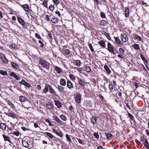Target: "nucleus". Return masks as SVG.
I'll use <instances>...</instances> for the list:
<instances>
[{
  "label": "nucleus",
  "mask_w": 149,
  "mask_h": 149,
  "mask_svg": "<svg viewBox=\"0 0 149 149\" xmlns=\"http://www.w3.org/2000/svg\"><path fill=\"white\" fill-rule=\"evenodd\" d=\"M60 117L61 119L64 121H65L66 120V117L64 115L60 116Z\"/></svg>",
  "instance_id": "43"
},
{
  "label": "nucleus",
  "mask_w": 149,
  "mask_h": 149,
  "mask_svg": "<svg viewBox=\"0 0 149 149\" xmlns=\"http://www.w3.org/2000/svg\"><path fill=\"white\" fill-rule=\"evenodd\" d=\"M125 16L126 17H128L129 15V9L127 7H125Z\"/></svg>",
  "instance_id": "13"
},
{
  "label": "nucleus",
  "mask_w": 149,
  "mask_h": 149,
  "mask_svg": "<svg viewBox=\"0 0 149 149\" xmlns=\"http://www.w3.org/2000/svg\"><path fill=\"white\" fill-rule=\"evenodd\" d=\"M6 125L5 123H0V128L3 130H5L6 129Z\"/></svg>",
  "instance_id": "19"
},
{
  "label": "nucleus",
  "mask_w": 149,
  "mask_h": 149,
  "mask_svg": "<svg viewBox=\"0 0 149 149\" xmlns=\"http://www.w3.org/2000/svg\"><path fill=\"white\" fill-rule=\"evenodd\" d=\"M2 136H3L5 141H7L10 143L11 142V141L10 140V138L9 137L3 134L2 135Z\"/></svg>",
  "instance_id": "22"
},
{
  "label": "nucleus",
  "mask_w": 149,
  "mask_h": 149,
  "mask_svg": "<svg viewBox=\"0 0 149 149\" xmlns=\"http://www.w3.org/2000/svg\"><path fill=\"white\" fill-rule=\"evenodd\" d=\"M77 139L78 140V142L79 143L81 144H83V143L82 142L81 140L79 139Z\"/></svg>",
  "instance_id": "62"
},
{
  "label": "nucleus",
  "mask_w": 149,
  "mask_h": 149,
  "mask_svg": "<svg viewBox=\"0 0 149 149\" xmlns=\"http://www.w3.org/2000/svg\"><path fill=\"white\" fill-rule=\"evenodd\" d=\"M58 89L59 91L63 93L65 91L64 88L58 85Z\"/></svg>",
  "instance_id": "30"
},
{
  "label": "nucleus",
  "mask_w": 149,
  "mask_h": 149,
  "mask_svg": "<svg viewBox=\"0 0 149 149\" xmlns=\"http://www.w3.org/2000/svg\"><path fill=\"white\" fill-rule=\"evenodd\" d=\"M11 64L12 66L14 68L17 69L19 67V65L15 63L14 62H11Z\"/></svg>",
  "instance_id": "27"
},
{
  "label": "nucleus",
  "mask_w": 149,
  "mask_h": 149,
  "mask_svg": "<svg viewBox=\"0 0 149 149\" xmlns=\"http://www.w3.org/2000/svg\"><path fill=\"white\" fill-rule=\"evenodd\" d=\"M35 36L36 38H37L39 39H41V37L37 33H35Z\"/></svg>",
  "instance_id": "50"
},
{
  "label": "nucleus",
  "mask_w": 149,
  "mask_h": 149,
  "mask_svg": "<svg viewBox=\"0 0 149 149\" xmlns=\"http://www.w3.org/2000/svg\"><path fill=\"white\" fill-rule=\"evenodd\" d=\"M81 95L80 93L77 94L75 98L76 102L78 103H80L81 100Z\"/></svg>",
  "instance_id": "4"
},
{
  "label": "nucleus",
  "mask_w": 149,
  "mask_h": 149,
  "mask_svg": "<svg viewBox=\"0 0 149 149\" xmlns=\"http://www.w3.org/2000/svg\"><path fill=\"white\" fill-rule=\"evenodd\" d=\"M34 13V12L32 11H31L30 12V15L31 17H33Z\"/></svg>",
  "instance_id": "64"
},
{
  "label": "nucleus",
  "mask_w": 149,
  "mask_h": 149,
  "mask_svg": "<svg viewBox=\"0 0 149 149\" xmlns=\"http://www.w3.org/2000/svg\"><path fill=\"white\" fill-rule=\"evenodd\" d=\"M76 65L78 67H79L81 64V62L79 60H77L75 61Z\"/></svg>",
  "instance_id": "42"
},
{
  "label": "nucleus",
  "mask_w": 149,
  "mask_h": 149,
  "mask_svg": "<svg viewBox=\"0 0 149 149\" xmlns=\"http://www.w3.org/2000/svg\"><path fill=\"white\" fill-rule=\"evenodd\" d=\"M69 77L72 80H74L75 79V77L73 75V74H70L69 75Z\"/></svg>",
  "instance_id": "47"
},
{
  "label": "nucleus",
  "mask_w": 149,
  "mask_h": 149,
  "mask_svg": "<svg viewBox=\"0 0 149 149\" xmlns=\"http://www.w3.org/2000/svg\"><path fill=\"white\" fill-rule=\"evenodd\" d=\"M8 115L10 117L13 118L14 119L16 118V116L13 113L10 112L9 113H8Z\"/></svg>",
  "instance_id": "35"
},
{
  "label": "nucleus",
  "mask_w": 149,
  "mask_h": 149,
  "mask_svg": "<svg viewBox=\"0 0 149 149\" xmlns=\"http://www.w3.org/2000/svg\"><path fill=\"white\" fill-rule=\"evenodd\" d=\"M0 58L1 59L2 61L5 63H8V59L3 54H0Z\"/></svg>",
  "instance_id": "5"
},
{
  "label": "nucleus",
  "mask_w": 149,
  "mask_h": 149,
  "mask_svg": "<svg viewBox=\"0 0 149 149\" xmlns=\"http://www.w3.org/2000/svg\"><path fill=\"white\" fill-rule=\"evenodd\" d=\"M54 118L55 120L58 123H61L62 121L60 119L56 116H55L54 117Z\"/></svg>",
  "instance_id": "40"
},
{
  "label": "nucleus",
  "mask_w": 149,
  "mask_h": 149,
  "mask_svg": "<svg viewBox=\"0 0 149 149\" xmlns=\"http://www.w3.org/2000/svg\"><path fill=\"white\" fill-rule=\"evenodd\" d=\"M109 88L110 91L112 90L113 88V86L112 84H109Z\"/></svg>",
  "instance_id": "48"
},
{
  "label": "nucleus",
  "mask_w": 149,
  "mask_h": 149,
  "mask_svg": "<svg viewBox=\"0 0 149 149\" xmlns=\"http://www.w3.org/2000/svg\"><path fill=\"white\" fill-rule=\"evenodd\" d=\"M132 47L134 49H135L139 50L140 49V48L139 47V44H134L132 46Z\"/></svg>",
  "instance_id": "26"
},
{
  "label": "nucleus",
  "mask_w": 149,
  "mask_h": 149,
  "mask_svg": "<svg viewBox=\"0 0 149 149\" xmlns=\"http://www.w3.org/2000/svg\"><path fill=\"white\" fill-rule=\"evenodd\" d=\"M97 118L96 116H92L91 118L92 123L95 124L96 123Z\"/></svg>",
  "instance_id": "24"
},
{
  "label": "nucleus",
  "mask_w": 149,
  "mask_h": 149,
  "mask_svg": "<svg viewBox=\"0 0 149 149\" xmlns=\"http://www.w3.org/2000/svg\"><path fill=\"white\" fill-rule=\"evenodd\" d=\"M27 98L25 96L21 95L19 97L20 101L21 102H24L27 100Z\"/></svg>",
  "instance_id": "15"
},
{
  "label": "nucleus",
  "mask_w": 149,
  "mask_h": 149,
  "mask_svg": "<svg viewBox=\"0 0 149 149\" xmlns=\"http://www.w3.org/2000/svg\"><path fill=\"white\" fill-rule=\"evenodd\" d=\"M51 20L52 22L54 24L57 23L58 21V19L56 18H53Z\"/></svg>",
  "instance_id": "37"
},
{
  "label": "nucleus",
  "mask_w": 149,
  "mask_h": 149,
  "mask_svg": "<svg viewBox=\"0 0 149 149\" xmlns=\"http://www.w3.org/2000/svg\"><path fill=\"white\" fill-rule=\"evenodd\" d=\"M21 128L22 130L24 131H25L28 130L27 128H26L24 127H22Z\"/></svg>",
  "instance_id": "63"
},
{
  "label": "nucleus",
  "mask_w": 149,
  "mask_h": 149,
  "mask_svg": "<svg viewBox=\"0 0 149 149\" xmlns=\"http://www.w3.org/2000/svg\"><path fill=\"white\" fill-rule=\"evenodd\" d=\"M38 42L40 44V47H44V45L41 40H39L38 41Z\"/></svg>",
  "instance_id": "55"
},
{
  "label": "nucleus",
  "mask_w": 149,
  "mask_h": 149,
  "mask_svg": "<svg viewBox=\"0 0 149 149\" xmlns=\"http://www.w3.org/2000/svg\"><path fill=\"white\" fill-rule=\"evenodd\" d=\"M23 145L26 148H28L29 147V144L27 142L25 141H23L22 142Z\"/></svg>",
  "instance_id": "32"
},
{
  "label": "nucleus",
  "mask_w": 149,
  "mask_h": 149,
  "mask_svg": "<svg viewBox=\"0 0 149 149\" xmlns=\"http://www.w3.org/2000/svg\"><path fill=\"white\" fill-rule=\"evenodd\" d=\"M45 19L47 21H49V18L48 15H46L45 16Z\"/></svg>",
  "instance_id": "61"
},
{
  "label": "nucleus",
  "mask_w": 149,
  "mask_h": 149,
  "mask_svg": "<svg viewBox=\"0 0 149 149\" xmlns=\"http://www.w3.org/2000/svg\"><path fill=\"white\" fill-rule=\"evenodd\" d=\"M93 136L97 139H98L99 138V135L97 133H95L93 134Z\"/></svg>",
  "instance_id": "53"
},
{
  "label": "nucleus",
  "mask_w": 149,
  "mask_h": 149,
  "mask_svg": "<svg viewBox=\"0 0 149 149\" xmlns=\"http://www.w3.org/2000/svg\"><path fill=\"white\" fill-rule=\"evenodd\" d=\"M55 69L56 71V72L58 73H60L61 72V68L57 66H55Z\"/></svg>",
  "instance_id": "33"
},
{
  "label": "nucleus",
  "mask_w": 149,
  "mask_h": 149,
  "mask_svg": "<svg viewBox=\"0 0 149 149\" xmlns=\"http://www.w3.org/2000/svg\"><path fill=\"white\" fill-rule=\"evenodd\" d=\"M13 134L17 136H18L19 135V132H14L13 133Z\"/></svg>",
  "instance_id": "56"
},
{
  "label": "nucleus",
  "mask_w": 149,
  "mask_h": 149,
  "mask_svg": "<svg viewBox=\"0 0 149 149\" xmlns=\"http://www.w3.org/2000/svg\"><path fill=\"white\" fill-rule=\"evenodd\" d=\"M140 56L142 60L144 62L147 63V61L146 58L143 56V55L141 54H140Z\"/></svg>",
  "instance_id": "44"
},
{
  "label": "nucleus",
  "mask_w": 149,
  "mask_h": 149,
  "mask_svg": "<svg viewBox=\"0 0 149 149\" xmlns=\"http://www.w3.org/2000/svg\"><path fill=\"white\" fill-rule=\"evenodd\" d=\"M125 104H126V106L129 109H131L130 108V104L129 103L127 102V103H125Z\"/></svg>",
  "instance_id": "60"
},
{
  "label": "nucleus",
  "mask_w": 149,
  "mask_h": 149,
  "mask_svg": "<svg viewBox=\"0 0 149 149\" xmlns=\"http://www.w3.org/2000/svg\"><path fill=\"white\" fill-rule=\"evenodd\" d=\"M60 82L61 86H65L66 84L65 80L63 78L61 79Z\"/></svg>",
  "instance_id": "18"
},
{
  "label": "nucleus",
  "mask_w": 149,
  "mask_h": 149,
  "mask_svg": "<svg viewBox=\"0 0 149 149\" xmlns=\"http://www.w3.org/2000/svg\"><path fill=\"white\" fill-rule=\"evenodd\" d=\"M144 142V145L145 147L147 149H149V143L147 140L145 139H143Z\"/></svg>",
  "instance_id": "11"
},
{
  "label": "nucleus",
  "mask_w": 149,
  "mask_h": 149,
  "mask_svg": "<svg viewBox=\"0 0 149 149\" xmlns=\"http://www.w3.org/2000/svg\"><path fill=\"white\" fill-rule=\"evenodd\" d=\"M39 63L41 65L42 67L45 68L47 70L49 69V63L45 60L40 59L39 61Z\"/></svg>",
  "instance_id": "1"
},
{
  "label": "nucleus",
  "mask_w": 149,
  "mask_h": 149,
  "mask_svg": "<svg viewBox=\"0 0 149 149\" xmlns=\"http://www.w3.org/2000/svg\"><path fill=\"white\" fill-rule=\"evenodd\" d=\"M98 42V44H99L100 45L101 47H102L103 48L105 47L106 46L105 42L104 41L102 40Z\"/></svg>",
  "instance_id": "23"
},
{
  "label": "nucleus",
  "mask_w": 149,
  "mask_h": 149,
  "mask_svg": "<svg viewBox=\"0 0 149 149\" xmlns=\"http://www.w3.org/2000/svg\"><path fill=\"white\" fill-rule=\"evenodd\" d=\"M19 83L22 84L28 87H29L31 86V85L29 83L26 82L24 80H22V81L19 82Z\"/></svg>",
  "instance_id": "9"
},
{
  "label": "nucleus",
  "mask_w": 149,
  "mask_h": 149,
  "mask_svg": "<svg viewBox=\"0 0 149 149\" xmlns=\"http://www.w3.org/2000/svg\"><path fill=\"white\" fill-rule=\"evenodd\" d=\"M67 84L68 88L70 89H71L74 87L73 84L70 80L67 81Z\"/></svg>",
  "instance_id": "7"
},
{
  "label": "nucleus",
  "mask_w": 149,
  "mask_h": 149,
  "mask_svg": "<svg viewBox=\"0 0 149 149\" xmlns=\"http://www.w3.org/2000/svg\"><path fill=\"white\" fill-rule=\"evenodd\" d=\"M53 131L57 135L59 136L60 137H62L63 135L61 132H58L54 128L53 129Z\"/></svg>",
  "instance_id": "12"
},
{
  "label": "nucleus",
  "mask_w": 149,
  "mask_h": 149,
  "mask_svg": "<svg viewBox=\"0 0 149 149\" xmlns=\"http://www.w3.org/2000/svg\"><path fill=\"white\" fill-rule=\"evenodd\" d=\"M17 19L19 23L23 26H24L25 24L24 21L22 19L19 17H17Z\"/></svg>",
  "instance_id": "10"
},
{
  "label": "nucleus",
  "mask_w": 149,
  "mask_h": 149,
  "mask_svg": "<svg viewBox=\"0 0 149 149\" xmlns=\"http://www.w3.org/2000/svg\"><path fill=\"white\" fill-rule=\"evenodd\" d=\"M84 70L87 72H91V69L88 66H86L84 67Z\"/></svg>",
  "instance_id": "29"
},
{
  "label": "nucleus",
  "mask_w": 149,
  "mask_h": 149,
  "mask_svg": "<svg viewBox=\"0 0 149 149\" xmlns=\"http://www.w3.org/2000/svg\"><path fill=\"white\" fill-rule=\"evenodd\" d=\"M67 139V141L70 143H72V141L71 139L70 138L69 135L68 134L65 135Z\"/></svg>",
  "instance_id": "41"
},
{
  "label": "nucleus",
  "mask_w": 149,
  "mask_h": 149,
  "mask_svg": "<svg viewBox=\"0 0 149 149\" xmlns=\"http://www.w3.org/2000/svg\"><path fill=\"white\" fill-rule=\"evenodd\" d=\"M107 49L111 54H115L114 50V47L110 42H109L107 44Z\"/></svg>",
  "instance_id": "2"
},
{
  "label": "nucleus",
  "mask_w": 149,
  "mask_h": 149,
  "mask_svg": "<svg viewBox=\"0 0 149 149\" xmlns=\"http://www.w3.org/2000/svg\"><path fill=\"white\" fill-rule=\"evenodd\" d=\"M134 39H136L137 40H138L139 41H141L142 40V38H141L139 36L137 35L136 34H135V35H134Z\"/></svg>",
  "instance_id": "38"
},
{
  "label": "nucleus",
  "mask_w": 149,
  "mask_h": 149,
  "mask_svg": "<svg viewBox=\"0 0 149 149\" xmlns=\"http://www.w3.org/2000/svg\"><path fill=\"white\" fill-rule=\"evenodd\" d=\"M49 8L51 11H52L54 10V7L53 6H52V5H51L49 6Z\"/></svg>",
  "instance_id": "58"
},
{
  "label": "nucleus",
  "mask_w": 149,
  "mask_h": 149,
  "mask_svg": "<svg viewBox=\"0 0 149 149\" xmlns=\"http://www.w3.org/2000/svg\"><path fill=\"white\" fill-rule=\"evenodd\" d=\"M114 38L115 39L116 43L118 45H119L120 44V42H121L120 39L118 37H114Z\"/></svg>",
  "instance_id": "31"
},
{
  "label": "nucleus",
  "mask_w": 149,
  "mask_h": 149,
  "mask_svg": "<svg viewBox=\"0 0 149 149\" xmlns=\"http://www.w3.org/2000/svg\"><path fill=\"white\" fill-rule=\"evenodd\" d=\"M49 92L53 94L55 93V92L54 90L52 88L50 85H48Z\"/></svg>",
  "instance_id": "28"
},
{
  "label": "nucleus",
  "mask_w": 149,
  "mask_h": 149,
  "mask_svg": "<svg viewBox=\"0 0 149 149\" xmlns=\"http://www.w3.org/2000/svg\"><path fill=\"white\" fill-rule=\"evenodd\" d=\"M128 116L132 120H133L134 119L133 116L130 113H129L128 112Z\"/></svg>",
  "instance_id": "51"
},
{
  "label": "nucleus",
  "mask_w": 149,
  "mask_h": 149,
  "mask_svg": "<svg viewBox=\"0 0 149 149\" xmlns=\"http://www.w3.org/2000/svg\"><path fill=\"white\" fill-rule=\"evenodd\" d=\"M44 134H45L46 135H47L51 139H52L53 138H55V137L49 132H46L44 133Z\"/></svg>",
  "instance_id": "14"
},
{
  "label": "nucleus",
  "mask_w": 149,
  "mask_h": 149,
  "mask_svg": "<svg viewBox=\"0 0 149 149\" xmlns=\"http://www.w3.org/2000/svg\"><path fill=\"white\" fill-rule=\"evenodd\" d=\"M123 42H126L128 40V38L126 35L125 34H122L120 36Z\"/></svg>",
  "instance_id": "6"
},
{
  "label": "nucleus",
  "mask_w": 149,
  "mask_h": 149,
  "mask_svg": "<svg viewBox=\"0 0 149 149\" xmlns=\"http://www.w3.org/2000/svg\"><path fill=\"white\" fill-rule=\"evenodd\" d=\"M54 102L55 105L57 106V107L59 108L62 106V104L58 101L55 100Z\"/></svg>",
  "instance_id": "21"
},
{
  "label": "nucleus",
  "mask_w": 149,
  "mask_h": 149,
  "mask_svg": "<svg viewBox=\"0 0 149 149\" xmlns=\"http://www.w3.org/2000/svg\"><path fill=\"white\" fill-rule=\"evenodd\" d=\"M43 4L45 7L47 8V1L45 0H44L43 1Z\"/></svg>",
  "instance_id": "54"
},
{
  "label": "nucleus",
  "mask_w": 149,
  "mask_h": 149,
  "mask_svg": "<svg viewBox=\"0 0 149 149\" xmlns=\"http://www.w3.org/2000/svg\"><path fill=\"white\" fill-rule=\"evenodd\" d=\"M100 16L102 18H105V15L103 12H101L100 13Z\"/></svg>",
  "instance_id": "57"
},
{
  "label": "nucleus",
  "mask_w": 149,
  "mask_h": 149,
  "mask_svg": "<svg viewBox=\"0 0 149 149\" xmlns=\"http://www.w3.org/2000/svg\"><path fill=\"white\" fill-rule=\"evenodd\" d=\"M21 7L26 11L27 12H29L30 10V9L29 5L27 4L21 5Z\"/></svg>",
  "instance_id": "3"
},
{
  "label": "nucleus",
  "mask_w": 149,
  "mask_h": 149,
  "mask_svg": "<svg viewBox=\"0 0 149 149\" xmlns=\"http://www.w3.org/2000/svg\"><path fill=\"white\" fill-rule=\"evenodd\" d=\"M46 105L47 107L49 109H53L54 106L50 102H47L46 103Z\"/></svg>",
  "instance_id": "16"
},
{
  "label": "nucleus",
  "mask_w": 149,
  "mask_h": 149,
  "mask_svg": "<svg viewBox=\"0 0 149 149\" xmlns=\"http://www.w3.org/2000/svg\"><path fill=\"white\" fill-rule=\"evenodd\" d=\"M104 68L108 73V74H109L111 72V70L107 65H105L104 66Z\"/></svg>",
  "instance_id": "25"
},
{
  "label": "nucleus",
  "mask_w": 149,
  "mask_h": 149,
  "mask_svg": "<svg viewBox=\"0 0 149 149\" xmlns=\"http://www.w3.org/2000/svg\"><path fill=\"white\" fill-rule=\"evenodd\" d=\"M53 1L56 5H57L59 3V1L58 0H53Z\"/></svg>",
  "instance_id": "52"
},
{
  "label": "nucleus",
  "mask_w": 149,
  "mask_h": 149,
  "mask_svg": "<svg viewBox=\"0 0 149 149\" xmlns=\"http://www.w3.org/2000/svg\"><path fill=\"white\" fill-rule=\"evenodd\" d=\"M119 51L121 54H123L124 53V50L121 48L119 49Z\"/></svg>",
  "instance_id": "59"
},
{
  "label": "nucleus",
  "mask_w": 149,
  "mask_h": 149,
  "mask_svg": "<svg viewBox=\"0 0 149 149\" xmlns=\"http://www.w3.org/2000/svg\"><path fill=\"white\" fill-rule=\"evenodd\" d=\"M107 24V22L105 20H102L100 22V24L101 25L104 26Z\"/></svg>",
  "instance_id": "34"
},
{
  "label": "nucleus",
  "mask_w": 149,
  "mask_h": 149,
  "mask_svg": "<svg viewBox=\"0 0 149 149\" xmlns=\"http://www.w3.org/2000/svg\"><path fill=\"white\" fill-rule=\"evenodd\" d=\"M78 80L79 81V84L83 87H84L85 83L84 80L79 78H78Z\"/></svg>",
  "instance_id": "8"
},
{
  "label": "nucleus",
  "mask_w": 149,
  "mask_h": 149,
  "mask_svg": "<svg viewBox=\"0 0 149 149\" xmlns=\"http://www.w3.org/2000/svg\"><path fill=\"white\" fill-rule=\"evenodd\" d=\"M104 35L109 40H110L111 38L107 33L105 32L104 33Z\"/></svg>",
  "instance_id": "46"
},
{
  "label": "nucleus",
  "mask_w": 149,
  "mask_h": 149,
  "mask_svg": "<svg viewBox=\"0 0 149 149\" xmlns=\"http://www.w3.org/2000/svg\"><path fill=\"white\" fill-rule=\"evenodd\" d=\"M0 74L3 75H7L6 72L5 71H3V70H0Z\"/></svg>",
  "instance_id": "45"
},
{
  "label": "nucleus",
  "mask_w": 149,
  "mask_h": 149,
  "mask_svg": "<svg viewBox=\"0 0 149 149\" xmlns=\"http://www.w3.org/2000/svg\"><path fill=\"white\" fill-rule=\"evenodd\" d=\"M89 47L92 52H93L94 51L93 48L92 47V45L91 44H89Z\"/></svg>",
  "instance_id": "49"
},
{
  "label": "nucleus",
  "mask_w": 149,
  "mask_h": 149,
  "mask_svg": "<svg viewBox=\"0 0 149 149\" xmlns=\"http://www.w3.org/2000/svg\"><path fill=\"white\" fill-rule=\"evenodd\" d=\"M10 75L11 76L13 77L17 80H19V77L13 72H11Z\"/></svg>",
  "instance_id": "17"
},
{
  "label": "nucleus",
  "mask_w": 149,
  "mask_h": 149,
  "mask_svg": "<svg viewBox=\"0 0 149 149\" xmlns=\"http://www.w3.org/2000/svg\"><path fill=\"white\" fill-rule=\"evenodd\" d=\"M105 134L106 135L107 139H110L111 137L113 136L110 133L105 132Z\"/></svg>",
  "instance_id": "20"
},
{
  "label": "nucleus",
  "mask_w": 149,
  "mask_h": 149,
  "mask_svg": "<svg viewBox=\"0 0 149 149\" xmlns=\"http://www.w3.org/2000/svg\"><path fill=\"white\" fill-rule=\"evenodd\" d=\"M70 51L68 49H65L64 50V54L65 55H69L70 54Z\"/></svg>",
  "instance_id": "39"
},
{
  "label": "nucleus",
  "mask_w": 149,
  "mask_h": 149,
  "mask_svg": "<svg viewBox=\"0 0 149 149\" xmlns=\"http://www.w3.org/2000/svg\"><path fill=\"white\" fill-rule=\"evenodd\" d=\"M48 85H46L45 86V88L43 90V92L45 93H46L48 91Z\"/></svg>",
  "instance_id": "36"
}]
</instances>
